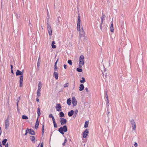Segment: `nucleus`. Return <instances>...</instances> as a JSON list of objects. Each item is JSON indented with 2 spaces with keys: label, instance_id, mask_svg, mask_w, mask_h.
I'll use <instances>...</instances> for the list:
<instances>
[{
  "label": "nucleus",
  "instance_id": "29",
  "mask_svg": "<svg viewBox=\"0 0 147 147\" xmlns=\"http://www.w3.org/2000/svg\"><path fill=\"white\" fill-rule=\"evenodd\" d=\"M88 123L87 121H86L84 125V127L85 128H86L88 127Z\"/></svg>",
  "mask_w": 147,
  "mask_h": 147
},
{
  "label": "nucleus",
  "instance_id": "2",
  "mask_svg": "<svg viewBox=\"0 0 147 147\" xmlns=\"http://www.w3.org/2000/svg\"><path fill=\"white\" fill-rule=\"evenodd\" d=\"M16 76L20 75V85L19 86L21 87L23 86V71H21L18 69L17 70L16 72Z\"/></svg>",
  "mask_w": 147,
  "mask_h": 147
},
{
  "label": "nucleus",
  "instance_id": "48",
  "mask_svg": "<svg viewBox=\"0 0 147 147\" xmlns=\"http://www.w3.org/2000/svg\"><path fill=\"white\" fill-rule=\"evenodd\" d=\"M52 120H53V122H55L54 118H52Z\"/></svg>",
  "mask_w": 147,
  "mask_h": 147
},
{
  "label": "nucleus",
  "instance_id": "50",
  "mask_svg": "<svg viewBox=\"0 0 147 147\" xmlns=\"http://www.w3.org/2000/svg\"><path fill=\"white\" fill-rule=\"evenodd\" d=\"M55 44V42L54 41H52V45H54Z\"/></svg>",
  "mask_w": 147,
  "mask_h": 147
},
{
  "label": "nucleus",
  "instance_id": "7",
  "mask_svg": "<svg viewBox=\"0 0 147 147\" xmlns=\"http://www.w3.org/2000/svg\"><path fill=\"white\" fill-rule=\"evenodd\" d=\"M5 128L6 129H7L9 127V119L7 118L5 121Z\"/></svg>",
  "mask_w": 147,
  "mask_h": 147
},
{
  "label": "nucleus",
  "instance_id": "33",
  "mask_svg": "<svg viewBox=\"0 0 147 147\" xmlns=\"http://www.w3.org/2000/svg\"><path fill=\"white\" fill-rule=\"evenodd\" d=\"M53 123L54 124V126L55 128H57V125L56 123L55 122H53Z\"/></svg>",
  "mask_w": 147,
  "mask_h": 147
},
{
  "label": "nucleus",
  "instance_id": "9",
  "mask_svg": "<svg viewBox=\"0 0 147 147\" xmlns=\"http://www.w3.org/2000/svg\"><path fill=\"white\" fill-rule=\"evenodd\" d=\"M89 133L88 130V129H86L85 131L84 132L83 134V136L84 138H86L88 135Z\"/></svg>",
  "mask_w": 147,
  "mask_h": 147
},
{
  "label": "nucleus",
  "instance_id": "56",
  "mask_svg": "<svg viewBox=\"0 0 147 147\" xmlns=\"http://www.w3.org/2000/svg\"><path fill=\"white\" fill-rule=\"evenodd\" d=\"M66 142H64L62 144V145L63 146H64L65 145V143Z\"/></svg>",
  "mask_w": 147,
  "mask_h": 147
},
{
  "label": "nucleus",
  "instance_id": "12",
  "mask_svg": "<svg viewBox=\"0 0 147 147\" xmlns=\"http://www.w3.org/2000/svg\"><path fill=\"white\" fill-rule=\"evenodd\" d=\"M28 132L32 135H35L34 131L32 129H28Z\"/></svg>",
  "mask_w": 147,
  "mask_h": 147
},
{
  "label": "nucleus",
  "instance_id": "30",
  "mask_svg": "<svg viewBox=\"0 0 147 147\" xmlns=\"http://www.w3.org/2000/svg\"><path fill=\"white\" fill-rule=\"evenodd\" d=\"M22 118L24 119H28V117L26 115H23L22 116Z\"/></svg>",
  "mask_w": 147,
  "mask_h": 147
},
{
  "label": "nucleus",
  "instance_id": "51",
  "mask_svg": "<svg viewBox=\"0 0 147 147\" xmlns=\"http://www.w3.org/2000/svg\"><path fill=\"white\" fill-rule=\"evenodd\" d=\"M40 147H43V142L40 145Z\"/></svg>",
  "mask_w": 147,
  "mask_h": 147
},
{
  "label": "nucleus",
  "instance_id": "24",
  "mask_svg": "<svg viewBox=\"0 0 147 147\" xmlns=\"http://www.w3.org/2000/svg\"><path fill=\"white\" fill-rule=\"evenodd\" d=\"M82 80H80V82L81 83H84L86 81L85 78L84 77H82Z\"/></svg>",
  "mask_w": 147,
  "mask_h": 147
},
{
  "label": "nucleus",
  "instance_id": "31",
  "mask_svg": "<svg viewBox=\"0 0 147 147\" xmlns=\"http://www.w3.org/2000/svg\"><path fill=\"white\" fill-rule=\"evenodd\" d=\"M67 62L70 65H72V62L71 60H68Z\"/></svg>",
  "mask_w": 147,
  "mask_h": 147
},
{
  "label": "nucleus",
  "instance_id": "20",
  "mask_svg": "<svg viewBox=\"0 0 147 147\" xmlns=\"http://www.w3.org/2000/svg\"><path fill=\"white\" fill-rule=\"evenodd\" d=\"M71 100L70 98H69L67 99V104L69 106H70L71 105Z\"/></svg>",
  "mask_w": 147,
  "mask_h": 147
},
{
  "label": "nucleus",
  "instance_id": "63",
  "mask_svg": "<svg viewBox=\"0 0 147 147\" xmlns=\"http://www.w3.org/2000/svg\"><path fill=\"white\" fill-rule=\"evenodd\" d=\"M75 116H76L75 115ZM74 117H75L76 116H75L74 115Z\"/></svg>",
  "mask_w": 147,
  "mask_h": 147
},
{
  "label": "nucleus",
  "instance_id": "22",
  "mask_svg": "<svg viewBox=\"0 0 147 147\" xmlns=\"http://www.w3.org/2000/svg\"><path fill=\"white\" fill-rule=\"evenodd\" d=\"M40 90H37V95L38 97H39L40 96Z\"/></svg>",
  "mask_w": 147,
  "mask_h": 147
},
{
  "label": "nucleus",
  "instance_id": "21",
  "mask_svg": "<svg viewBox=\"0 0 147 147\" xmlns=\"http://www.w3.org/2000/svg\"><path fill=\"white\" fill-rule=\"evenodd\" d=\"M37 113L38 116V118L39 117V116L40 115V109L39 107L37 109Z\"/></svg>",
  "mask_w": 147,
  "mask_h": 147
},
{
  "label": "nucleus",
  "instance_id": "49",
  "mask_svg": "<svg viewBox=\"0 0 147 147\" xmlns=\"http://www.w3.org/2000/svg\"><path fill=\"white\" fill-rule=\"evenodd\" d=\"M20 97H19V98L17 99L16 101L17 102H18Z\"/></svg>",
  "mask_w": 147,
  "mask_h": 147
},
{
  "label": "nucleus",
  "instance_id": "46",
  "mask_svg": "<svg viewBox=\"0 0 147 147\" xmlns=\"http://www.w3.org/2000/svg\"><path fill=\"white\" fill-rule=\"evenodd\" d=\"M53 116V115H52V114H50L49 115V117L50 118H51Z\"/></svg>",
  "mask_w": 147,
  "mask_h": 147
},
{
  "label": "nucleus",
  "instance_id": "43",
  "mask_svg": "<svg viewBox=\"0 0 147 147\" xmlns=\"http://www.w3.org/2000/svg\"><path fill=\"white\" fill-rule=\"evenodd\" d=\"M68 86L67 85V84H64V88H65V87H67Z\"/></svg>",
  "mask_w": 147,
  "mask_h": 147
},
{
  "label": "nucleus",
  "instance_id": "39",
  "mask_svg": "<svg viewBox=\"0 0 147 147\" xmlns=\"http://www.w3.org/2000/svg\"><path fill=\"white\" fill-rule=\"evenodd\" d=\"M134 146L136 147H137L138 146L137 143L136 142H135V143L134 144Z\"/></svg>",
  "mask_w": 147,
  "mask_h": 147
},
{
  "label": "nucleus",
  "instance_id": "19",
  "mask_svg": "<svg viewBox=\"0 0 147 147\" xmlns=\"http://www.w3.org/2000/svg\"><path fill=\"white\" fill-rule=\"evenodd\" d=\"M40 62H41V61H40V57H39L38 59L37 63V67L38 68H39V67Z\"/></svg>",
  "mask_w": 147,
  "mask_h": 147
},
{
  "label": "nucleus",
  "instance_id": "41",
  "mask_svg": "<svg viewBox=\"0 0 147 147\" xmlns=\"http://www.w3.org/2000/svg\"><path fill=\"white\" fill-rule=\"evenodd\" d=\"M47 19L48 20H49V14L48 13V14H47Z\"/></svg>",
  "mask_w": 147,
  "mask_h": 147
},
{
  "label": "nucleus",
  "instance_id": "62",
  "mask_svg": "<svg viewBox=\"0 0 147 147\" xmlns=\"http://www.w3.org/2000/svg\"><path fill=\"white\" fill-rule=\"evenodd\" d=\"M51 118H52H52H54L53 116Z\"/></svg>",
  "mask_w": 147,
  "mask_h": 147
},
{
  "label": "nucleus",
  "instance_id": "57",
  "mask_svg": "<svg viewBox=\"0 0 147 147\" xmlns=\"http://www.w3.org/2000/svg\"><path fill=\"white\" fill-rule=\"evenodd\" d=\"M0 147H2L1 142H0Z\"/></svg>",
  "mask_w": 147,
  "mask_h": 147
},
{
  "label": "nucleus",
  "instance_id": "17",
  "mask_svg": "<svg viewBox=\"0 0 147 147\" xmlns=\"http://www.w3.org/2000/svg\"><path fill=\"white\" fill-rule=\"evenodd\" d=\"M74 113V111L73 110H71L68 113V115L69 117H71L72 116Z\"/></svg>",
  "mask_w": 147,
  "mask_h": 147
},
{
  "label": "nucleus",
  "instance_id": "58",
  "mask_svg": "<svg viewBox=\"0 0 147 147\" xmlns=\"http://www.w3.org/2000/svg\"><path fill=\"white\" fill-rule=\"evenodd\" d=\"M11 73H12V74H13V70H11Z\"/></svg>",
  "mask_w": 147,
  "mask_h": 147
},
{
  "label": "nucleus",
  "instance_id": "6",
  "mask_svg": "<svg viewBox=\"0 0 147 147\" xmlns=\"http://www.w3.org/2000/svg\"><path fill=\"white\" fill-rule=\"evenodd\" d=\"M47 26L49 35L50 36H51L52 34V31L50 25L49 24L47 23Z\"/></svg>",
  "mask_w": 147,
  "mask_h": 147
},
{
  "label": "nucleus",
  "instance_id": "35",
  "mask_svg": "<svg viewBox=\"0 0 147 147\" xmlns=\"http://www.w3.org/2000/svg\"><path fill=\"white\" fill-rule=\"evenodd\" d=\"M74 112H75V115H76V114H77V113H78V110H75L74 111Z\"/></svg>",
  "mask_w": 147,
  "mask_h": 147
},
{
  "label": "nucleus",
  "instance_id": "52",
  "mask_svg": "<svg viewBox=\"0 0 147 147\" xmlns=\"http://www.w3.org/2000/svg\"><path fill=\"white\" fill-rule=\"evenodd\" d=\"M36 101L37 102H39V99L38 98H36Z\"/></svg>",
  "mask_w": 147,
  "mask_h": 147
},
{
  "label": "nucleus",
  "instance_id": "32",
  "mask_svg": "<svg viewBox=\"0 0 147 147\" xmlns=\"http://www.w3.org/2000/svg\"><path fill=\"white\" fill-rule=\"evenodd\" d=\"M44 132V127L43 125L42 126V135L43 134Z\"/></svg>",
  "mask_w": 147,
  "mask_h": 147
},
{
  "label": "nucleus",
  "instance_id": "3",
  "mask_svg": "<svg viewBox=\"0 0 147 147\" xmlns=\"http://www.w3.org/2000/svg\"><path fill=\"white\" fill-rule=\"evenodd\" d=\"M59 131L60 133L63 135L64 134V132H66L67 131V127L66 125H64L63 127H61L59 129Z\"/></svg>",
  "mask_w": 147,
  "mask_h": 147
},
{
  "label": "nucleus",
  "instance_id": "42",
  "mask_svg": "<svg viewBox=\"0 0 147 147\" xmlns=\"http://www.w3.org/2000/svg\"><path fill=\"white\" fill-rule=\"evenodd\" d=\"M85 90H86V91L87 92H88L89 91V90L88 89V88H85Z\"/></svg>",
  "mask_w": 147,
  "mask_h": 147
},
{
  "label": "nucleus",
  "instance_id": "45",
  "mask_svg": "<svg viewBox=\"0 0 147 147\" xmlns=\"http://www.w3.org/2000/svg\"><path fill=\"white\" fill-rule=\"evenodd\" d=\"M57 61H58V60H57V61L55 62L54 66H57Z\"/></svg>",
  "mask_w": 147,
  "mask_h": 147
},
{
  "label": "nucleus",
  "instance_id": "23",
  "mask_svg": "<svg viewBox=\"0 0 147 147\" xmlns=\"http://www.w3.org/2000/svg\"><path fill=\"white\" fill-rule=\"evenodd\" d=\"M42 87V84L40 82H39L38 84V89L40 90L41 89Z\"/></svg>",
  "mask_w": 147,
  "mask_h": 147
},
{
  "label": "nucleus",
  "instance_id": "34",
  "mask_svg": "<svg viewBox=\"0 0 147 147\" xmlns=\"http://www.w3.org/2000/svg\"><path fill=\"white\" fill-rule=\"evenodd\" d=\"M105 97H106V99H107V100L108 101V100H109L108 96V95H107V93H106L105 94Z\"/></svg>",
  "mask_w": 147,
  "mask_h": 147
},
{
  "label": "nucleus",
  "instance_id": "26",
  "mask_svg": "<svg viewBox=\"0 0 147 147\" xmlns=\"http://www.w3.org/2000/svg\"><path fill=\"white\" fill-rule=\"evenodd\" d=\"M102 23H101L100 24V28L101 30L102 31H104L105 30V29L102 28Z\"/></svg>",
  "mask_w": 147,
  "mask_h": 147
},
{
  "label": "nucleus",
  "instance_id": "61",
  "mask_svg": "<svg viewBox=\"0 0 147 147\" xmlns=\"http://www.w3.org/2000/svg\"><path fill=\"white\" fill-rule=\"evenodd\" d=\"M18 102H17V106L18 107Z\"/></svg>",
  "mask_w": 147,
  "mask_h": 147
},
{
  "label": "nucleus",
  "instance_id": "15",
  "mask_svg": "<svg viewBox=\"0 0 147 147\" xmlns=\"http://www.w3.org/2000/svg\"><path fill=\"white\" fill-rule=\"evenodd\" d=\"M84 89V86L83 84H81L79 87V90L81 91L83 90Z\"/></svg>",
  "mask_w": 147,
  "mask_h": 147
},
{
  "label": "nucleus",
  "instance_id": "16",
  "mask_svg": "<svg viewBox=\"0 0 147 147\" xmlns=\"http://www.w3.org/2000/svg\"><path fill=\"white\" fill-rule=\"evenodd\" d=\"M54 75L55 79L56 80L58 79V74L57 72L55 71L54 73Z\"/></svg>",
  "mask_w": 147,
  "mask_h": 147
},
{
  "label": "nucleus",
  "instance_id": "25",
  "mask_svg": "<svg viewBox=\"0 0 147 147\" xmlns=\"http://www.w3.org/2000/svg\"><path fill=\"white\" fill-rule=\"evenodd\" d=\"M7 141V139H4L3 140L2 143L3 145H5Z\"/></svg>",
  "mask_w": 147,
  "mask_h": 147
},
{
  "label": "nucleus",
  "instance_id": "64",
  "mask_svg": "<svg viewBox=\"0 0 147 147\" xmlns=\"http://www.w3.org/2000/svg\"><path fill=\"white\" fill-rule=\"evenodd\" d=\"M132 147H134L133 146H132Z\"/></svg>",
  "mask_w": 147,
  "mask_h": 147
},
{
  "label": "nucleus",
  "instance_id": "10",
  "mask_svg": "<svg viewBox=\"0 0 147 147\" xmlns=\"http://www.w3.org/2000/svg\"><path fill=\"white\" fill-rule=\"evenodd\" d=\"M60 122L61 125H63L66 124L67 122V120L66 119H64V118H61Z\"/></svg>",
  "mask_w": 147,
  "mask_h": 147
},
{
  "label": "nucleus",
  "instance_id": "47",
  "mask_svg": "<svg viewBox=\"0 0 147 147\" xmlns=\"http://www.w3.org/2000/svg\"><path fill=\"white\" fill-rule=\"evenodd\" d=\"M101 23H102V24L103 20V18L102 17H101Z\"/></svg>",
  "mask_w": 147,
  "mask_h": 147
},
{
  "label": "nucleus",
  "instance_id": "59",
  "mask_svg": "<svg viewBox=\"0 0 147 147\" xmlns=\"http://www.w3.org/2000/svg\"><path fill=\"white\" fill-rule=\"evenodd\" d=\"M110 113V112L109 111H108L107 112V115H108V114Z\"/></svg>",
  "mask_w": 147,
  "mask_h": 147
},
{
  "label": "nucleus",
  "instance_id": "37",
  "mask_svg": "<svg viewBox=\"0 0 147 147\" xmlns=\"http://www.w3.org/2000/svg\"><path fill=\"white\" fill-rule=\"evenodd\" d=\"M28 129H27L26 130V133L25 134V135H27L28 132Z\"/></svg>",
  "mask_w": 147,
  "mask_h": 147
},
{
  "label": "nucleus",
  "instance_id": "27",
  "mask_svg": "<svg viewBox=\"0 0 147 147\" xmlns=\"http://www.w3.org/2000/svg\"><path fill=\"white\" fill-rule=\"evenodd\" d=\"M59 116L61 117H64V114L63 112H61L59 113Z\"/></svg>",
  "mask_w": 147,
  "mask_h": 147
},
{
  "label": "nucleus",
  "instance_id": "4",
  "mask_svg": "<svg viewBox=\"0 0 147 147\" xmlns=\"http://www.w3.org/2000/svg\"><path fill=\"white\" fill-rule=\"evenodd\" d=\"M84 57L83 55H81L80 56L79 58V66L81 67L84 64Z\"/></svg>",
  "mask_w": 147,
  "mask_h": 147
},
{
  "label": "nucleus",
  "instance_id": "60",
  "mask_svg": "<svg viewBox=\"0 0 147 147\" xmlns=\"http://www.w3.org/2000/svg\"><path fill=\"white\" fill-rule=\"evenodd\" d=\"M40 145V144H39L38 145V146H37V147H39V145Z\"/></svg>",
  "mask_w": 147,
  "mask_h": 147
},
{
  "label": "nucleus",
  "instance_id": "40",
  "mask_svg": "<svg viewBox=\"0 0 147 147\" xmlns=\"http://www.w3.org/2000/svg\"><path fill=\"white\" fill-rule=\"evenodd\" d=\"M55 67V68H54V71L55 72H56V71H57V66H54Z\"/></svg>",
  "mask_w": 147,
  "mask_h": 147
},
{
  "label": "nucleus",
  "instance_id": "44",
  "mask_svg": "<svg viewBox=\"0 0 147 147\" xmlns=\"http://www.w3.org/2000/svg\"><path fill=\"white\" fill-rule=\"evenodd\" d=\"M65 69H66L67 68V65H66L64 64L63 65Z\"/></svg>",
  "mask_w": 147,
  "mask_h": 147
},
{
  "label": "nucleus",
  "instance_id": "54",
  "mask_svg": "<svg viewBox=\"0 0 147 147\" xmlns=\"http://www.w3.org/2000/svg\"><path fill=\"white\" fill-rule=\"evenodd\" d=\"M67 139L66 138H65V140H64V142H67Z\"/></svg>",
  "mask_w": 147,
  "mask_h": 147
},
{
  "label": "nucleus",
  "instance_id": "28",
  "mask_svg": "<svg viewBox=\"0 0 147 147\" xmlns=\"http://www.w3.org/2000/svg\"><path fill=\"white\" fill-rule=\"evenodd\" d=\"M77 71L79 72H81L82 71V69L80 68H77Z\"/></svg>",
  "mask_w": 147,
  "mask_h": 147
},
{
  "label": "nucleus",
  "instance_id": "18",
  "mask_svg": "<svg viewBox=\"0 0 147 147\" xmlns=\"http://www.w3.org/2000/svg\"><path fill=\"white\" fill-rule=\"evenodd\" d=\"M30 139L33 143L35 142V139L34 136H30Z\"/></svg>",
  "mask_w": 147,
  "mask_h": 147
},
{
  "label": "nucleus",
  "instance_id": "36",
  "mask_svg": "<svg viewBox=\"0 0 147 147\" xmlns=\"http://www.w3.org/2000/svg\"><path fill=\"white\" fill-rule=\"evenodd\" d=\"M107 107H109V100H107Z\"/></svg>",
  "mask_w": 147,
  "mask_h": 147
},
{
  "label": "nucleus",
  "instance_id": "8",
  "mask_svg": "<svg viewBox=\"0 0 147 147\" xmlns=\"http://www.w3.org/2000/svg\"><path fill=\"white\" fill-rule=\"evenodd\" d=\"M72 103L74 106H76L77 104V101L74 97H72Z\"/></svg>",
  "mask_w": 147,
  "mask_h": 147
},
{
  "label": "nucleus",
  "instance_id": "53",
  "mask_svg": "<svg viewBox=\"0 0 147 147\" xmlns=\"http://www.w3.org/2000/svg\"><path fill=\"white\" fill-rule=\"evenodd\" d=\"M5 147H8V144L7 143L5 145Z\"/></svg>",
  "mask_w": 147,
  "mask_h": 147
},
{
  "label": "nucleus",
  "instance_id": "13",
  "mask_svg": "<svg viewBox=\"0 0 147 147\" xmlns=\"http://www.w3.org/2000/svg\"><path fill=\"white\" fill-rule=\"evenodd\" d=\"M39 121H38V117L36 121V124H35V128L36 129H37V128H38V125H39Z\"/></svg>",
  "mask_w": 147,
  "mask_h": 147
},
{
  "label": "nucleus",
  "instance_id": "5",
  "mask_svg": "<svg viewBox=\"0 0 147 147\" xmlns=\"http://www.w3.org/2000/svg\"><path fill=\"white\" fill-rule=\"evenodd\" d=\"M132 127V130L135 131L136 129V124L134 120L132 119L130 121Z\"/></svg>",
  "mask_w": 147,
  "mask_h": 147
},
{
  "label": "nucleus",
  "instance_id": "11",
  "mask_svg": "<svg viewBox=\"0 0 147 147\" xmlns=\"http://www.w3.org/2000/svg\"><path fill=\"white\" fill-rule=\"evenodd\" d=\"M56 108L57 111H61L60 109L61 108V107L59 104L58 103L56 104Z\"/></svg>",
  "mask_w": 147,
  "mask_h": 147
},
{
  "label": "nucleus",
  "instance_id": "38",
  "mask_svg": "<svg viewBox=\"0 0 147 147\" xmlns=\"http://www.w3.org/2000/svg\"><path fill=\"white\" fill-rule=\"evenodd\" d=\"M52 48L53 49H55V48L56 47V46L55 45H52Z\"/></svg>",
  "mask_w": 147,
  "mask_h": 147
},
{
  "label": "nucleus",
  "instance_id": "1",
  "mask_svg": "<svg viewBox=\"0 0 147 147\" xmlns=\"http://www.w3.org/2000/svg\"><path fill=\"white\" fill-rule=\"evenodd\" d=\"M80 15L78 16L77 24V30L79 32L80 37V38L83 37L84 36L85 34V32L84 31L82 27L81 28V30L80 29Z\"/></svg>",
  "mask_w": 147,
  "mask_h": 147
},
{
  "label": "nucleus",
  "instance_id": "55",
  "mask_svg": "<svg viewBox=\"0 0 147 147\" xmlns=\"http://www.w3.org/2000/svg\"><path fill=\"white\" fill-rule=\"evenodd\" d=\"M11 69L13 70V66L12 65H11Z\"/></svg>",
  "mask_w": 147,
  "mask_h": 147
},
{
  "label": "nucleus",
  "instance_id": "14",
  "mask_svg": "<svg viewBox=\"0 0 147 147\" xmlns=\"http://www.w3.org/2000/svg\"><path fill=\"white\" fill-rule=\"evenodd\" d=\"M110 31L111 32H113L114 31L113 24V21H112L111 22V26H110Z\"/></svg>",
  "mask_w": 147,
  "mask_h": 147
}]
</instances>
